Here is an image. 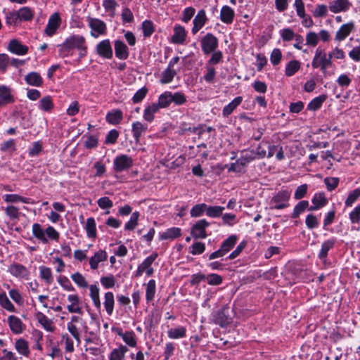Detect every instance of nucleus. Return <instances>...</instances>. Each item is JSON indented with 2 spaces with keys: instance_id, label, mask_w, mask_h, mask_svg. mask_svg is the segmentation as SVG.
<instances>
[{
  "instance_id": "1",
  "label": "nucleus",
  "mask_w": 360,
  "mask_h": 360,
  "mask_svg": "<svg viewBox=\"0 0 360 360\" xmlns=\"http://www.w3.org/2000/svg\"><path fill=\"white\" fill-rule=\"evenodd\" d=\"M60 55L64 58L69 55L70 51L74 49L79 51V57L83 58L86 54V40L83 36L72 35L68 37L64 42L58 45Z\"/></svg>"
},
{
  "instance_id": "2",
  "label": "nucleus",
  "mask_w": 360,
  "mask_h": 360,
  "mask_svg": "<svg viewBox=\"0 0 360 360\" xmlns=\"http://www.w3.org/2000/svg\"><path fill=\"white\" fill-rule=\"evenodd\" d=\"M233 311L228 305H224L221 309L213 314L214 322L221 327L229 325L232 321Z\"/></svg>"
},
{
  "instance_id": "3",
  "label": "nucleus",
  "mask_w": 360,
  "mask_h": 360,
  "mask_svg": "<svg viewBox=\"0 0 360 360\" xmlns=\"http://www.w3.org/2000/svg\"><path fill=\"white\" fill-rule=\"evenodd\" d=\"M290 195L291 193L286 190L278 192L271 200V209L281 210L288 207Z\"/></svg>"
},
{
  "instance_id": "4",
  "label": "nucleus",
  "mask_w": 360,
  "mask_h": 360,
  "mask_svg": "<svg viewBox=\"0 0 360 360\" xmlns=\"http://www.w3.org/2000/svg\"><path fill=\"white\" fill-rule=\"evenodd\" d=\"M133 159L127 155L117 156L113 162V169L116 172H121L129 169L133 166Z\"/></svg>"
},
{
  "instance_id": "5",
  "label": "nucleus",
  "mask_w": 360,
  "mask_h": 360,
  "mask_svg": "<svg viewBox=\"0 0 360 360\" xmlns=\"http://www.w3.org/2000/svg\"><path fill=\"white\" fill-rule=\"evenodd\" d=\"M218 46V39L212 34H207L201 39V47L203 53L205 55H208L214 52Z\"/></svg>"
},
{
  "instance_id": "6",
  "label": "nucleus",
  "mask_w": 360,
  "mask_h": 360,
  "mask_svg": "<svg viewBox=\"0 0 360 360\" xmlns=\"http://www.w3.org/2000/svg\"><path fill=\"white\" fill-rule=\"evenodd\" d=\"M209 226L210 223L206 219L198 220L191 228V236L195 239L205 238L207 236L205 229Z\"/></svg>"
},
{
  "instance_id": "7",
  "label": "nucleus",
  "mask_w": 360,
  "mask_h": 360,
  "mask_svg": "<svg viewBox=\"0 0 360 360\" xmlns=\"http://www.w3.org/2000/svg\"><path fill=\"white\" fill-rule=\"evenodd\" d=\"M96 52L102 58L110 59L112 57V49L109 39H104L96 46Z\"/></svg>"
},
{
  "instance_id": "8",
  "label": "nucleus",
  "mask_w": 360,
  "mask_h": 360,
  "mask_svg": "<svg viewBox=\"0 0 360 360\" xmlns=\"http://www.w3.org/2000/svg\"><path fill=\"white\" fill-rule=\"evenodd\" d=\"M60 17L58 13H54L49 19L48 24L45 29V33L48 36H52L55 34L60 25Z\"/></svg>"
},
{
  "instance_id": "9",
  "label": "nucleus",
  "mask_w": 360,
  "mask_h": 360,
  "mask_svg": "<svg viewBox=\"0 0 360 360\" xmlns=\"http://www.w3.org/2000/svg\"><path fill=\"white\" fill-rule=\"evenodd\" d=\"M354 24L352 22L343 24L336 32L335 39L338 41L345 40L352 32Z\"/></svg>"
},
{
  "instance_id": "10",
  "label": "nucleus",
  "mask_w": 360,
  "mask_h": 360,
  "mask_svg": "<svg viewBox=\"0 0 360 360\" xmlns=\"http://www.w3.org/2000/svg\"><path fill=\"white\" fill-rule=\"evenodd\" d=\"M14 102V98L11 94V88L5 86H0V106H4Z\"/></svg>"
},
{
  "instance_id": "11",
  "label": "nucleus",
  "mask_w": 360,
  "mask_h": 360,
  "mask_svg": "<svg viewBox=\"0 0 360 360\" xmlns=\"http://www.w3.org/2000/svg\"><path fill=\"white\" fill-rule=\"evenodd\" d=\"M8 49L17 55L22 56L27 53L28 47L22 45L18 40L12 39L8 46Z\"/></svg>"
},
{
  "instance_id": "12",
  "label": "nucleus",
  "mask_w": 360,
  "mask_h": 360,
  "mask_svg": "<svg viewBox=\"0 0 360 360\" xmlns=\"http://www.w3.org/2000/svg\"><path fill=\"white\" fill-rule=\"evenodd\" d=\"M207 20L205 11L204 10L199 11L193 20V34H196L204 26Z\"/></svg>"
},
{
  "instance_id": "13",
  "label": "nucleus",
  "mask_w": 360,
  "mask_h": 360,
  "mask_svg": "<svg viewBox=\"0 0 360 360\" xmlns=\"http://www.w3.org/2000/svg\"><path fill=\"white\" fill-rule=\"evenodd\" d=\"M8 271L15 277L27 278L29 276V271L20 264H13L8 268Z\"/></svg>"
},
{
  "instance_id": "14",
  "label": "nucleus",
  "mask_w": 360,
  "mask_h": 360,
  "mask_svg": "<svg viewBox=\"0 0 360 360\" xmlns=\"http://www.w3.org/2000/svg\"><path fill=\"white\" fill-rule=\"evenodd\" d=\"M115 56L120 60H126L129 57V50L127 45L120 40L115 41Z\"/></svg>"
},
{
  "instance_id": "15",
  "label": "nucleus",
  "mask_w": 360,
  "mask_h": 360,
  "mask_svg": "<svg viewBox=\"0 0 360 360\" xmlns=\"http://www.w3.org/2000/svg\"><path fill=\"white\" fill-rule=\"evenodd\" d=\"M349 7L348 0H335L330 2L329 9L331 12L337 13L347 11Z\"/></svg>"
},
{
  "instance_id": "16",
  "label": "nucleus",
  "mask_w": 360,
  "mask_h": 360,
  "mask_svg": "<svg viewBox=\"0 0 360 360\" xmlns=\"http://www.w3.org/2000/svg\"><path fill=\"white\" fill-rule=\"evenodd\" d=\"M107 259V253L104 250L96 252L94 256L89 259L90 267L93 270H96L98 267V264Z\"/></svg>"
},
{
  "instance_id": "17",
  "label": "nucleus",
  "mask_w": 360,
  "mask_h": 360,
  "mask_svg": "<svg viewBox=\"0 0 360 360\" xmlns=\"http://www.w3.org/2000/svg\"><path fill=\"white\" fill-rule=\"evenodd\" d=\"M158 257L157 253H153L150 256H148L139 266L136 271L135 276L140 277L142 274L145 271V270L148 268H150L153 263V262Z\"/></svg>"
},
{
  "instance_id": "18",
  "label": "nucleus",
  "mask_w": 360,
  "mask_h": 360,
  "mask_svg": "<svg viewBox=\"0 0 360 360\" xmlns=\"http://www.w3.org/2000/svg\"><path fill=\"white\" fill-rule=\"evenodd\" d=\"M8 321L10 328L13 333L20 334L22 332L23 323L18 317L13 315L9 316L8 318Z\"/></svg>"
},
{
  "instance_id": "19",
  "label": "nucleus",
  "mask_w": 360,
  "mask_h": 360,
  "mask_svg": "<svg viewBox=\"0 0 360 360\" xmlns=\"http://www.w3.org/2000/svg\"><path fill=\"white\" fill-rule=\"evenodd\" d=\"M336 243V239L333 238L324 241L321 245V248L319 253V258L321 260H325L328 256V251L333 248Z\"/></svg>"
},
{
  "instance_id": "20",
  "label": "nucleus",
  "mask_w": 360,
  "mask_h": 360,
  "mask_svg": "<svg viewBox=\"0 0 360 360\" xmlns=\"http://www.w3.org/2000/svg\"><path fill=\"white\" fill-rule=\"evenodd\" d=\"M256 158L255 151L252 150H245L241 152L240 157L238 159V162L240 163L241 167H244Z\"/></svg>"
},
{
  "instance_id": "21",
  "label": "nucleus",
  "mask_w": 360,
  "mask_h": 360,
  "mask_svg": "<svg viewBox=\"0 0 360 360\" xmlns=\"http://www.w3.org/2000/svg\"><path fill=\"white\" fill-rule=\"evenodd\" d=\"M148 125L141 123V122H135L132 124V133L136 143L140 141L141 134L146 131Z\"/></svg>"
},
{
  "instance_id": "22",
  "label": "nucleus",
  "mask_w": 360,
  "mask_h": 360,
  "mask_svg": "<svg viewBox=\"0 0 360 360\" xmlns=\"http://www.w3.org/2000/svg\"><path fill=\"white\" fill-rule=\"evenodd\" d=\"M89 22L91 30L96 32L98 34H103L105 33L106 25L103 21L97 18H89Z\"/></svg>"
},
{
  "instance_id": "23",
  "label": "nucleus",
  "mask_w": 360,
  "mask_h": 360,
  "mask_svg": "<svg viewBox=\"0 0 360 360\" xmlns=\"http://www.w3.org/2000/svg\"><path fill=\"white\" fill-rule=\"evenodd\" d=\"M25 82L31 86H41L43 84V79L38 72H31L25 77Z\"/></svg>"
},
{
  "instance_id": "24",
  "label": "nucleus",
  "mask_w": 360,
  "mask_h": 360,
  "mask_svg": "<svg viewBox=\"0 0 360 360\" xmlns=\"http://www.w3.org/2000/svg\"><path fill=\"white\" fill-rule=\"evenodd\" d=\"M234 18V11L229 6H224L221 8L220 13L221 20L226 24H230L233 22Z\"/></svg>"
},
{
  "instance_id": "25",
  "label": "nucleus",
  "mask_w": 360,
  "mask_h": 360,
  "mask_svg": "<svg viewBox=\"0 0 360 360\" xmlns=\"http://www.w3.org/2000/svg\"><path fill=\"white\" fill-rule=\"evenodd\" d=\"M160 108L157 103H153L148 105L143 112V118L146 121L151 122L154 120V114L158 112Z\"/></svg>"
},
{
  "instance_id": "26",
  "label": "nucleus",
  "mask_w": 360,
  "mask_h": 360,
  "mask_svg": "<svg viewBox=\"0 0 360 360\" xmlns=\"http://www.w3.org/2000/svg\"><path fill=\"white\" fill-rule=\"evenodd\" d=\"M174 32L172 41L175 44H182L185 41L186 35L184 27L181 25H176Z\"/></svg>"
},
{
  "instance_id": "27",
  "label": "nucleus",
  "mask_w": 360,
  "mask_h": 360,
  "mask_svg": "<svg viewBox=\"0 0 360 360\" xmlns=\"http://www.w3.org/2000/svg\"><path fill=\"white\" fill-rule=\"evenodd\" d=\"M243 101V98L241 96H238L235 98L231 103L226 105L222 111V114L224 117H228L230 115L233 111Z\"/></svg>"
},
{
  "instance_id": "28",
  "label": "nucleus",
  "mask_w": 360,
  "mask_h": 360,
  "mask_svg": "<svg viewBox=\"0 0 360 360\" xmlns=\"http://www.w3.org/2000/svg\"><path fill=\"white\" fill-rule=\"evenodd\" d=\"M181 236V229L177 227L168 229L160 235L161 240H174Z\"/></svg>"
},
{
  "instance_id": "29",
  "label": "nucleus",
  "mask_w": 360,
  "mask_h": 360,
  "mask_svg": "<svg viewBox=\"0 0 360 360\" xmlns=\"http://www.w3.org/2000/svg\"><path fill=\"white\" fill-rule=\"evenodd\" d=\"M122 120V112L120 110L109 112L106 115V120L112 124H117Z\"/></svg>"
},
{
  "instance_id": "30",
  "label": "nucleus",
  "mask_w": 360,
  "mask_h": 360,
  "mask_svg": "<svg viewBox=\"0 0 360 360\" xmlns=\"http://www.w3.org/2000/svg\"><path fill=\"white\" fill-rule=\"evenodd\" d=\"M38 321L43 326L44 329L47 331L53 332L54 327L52 325V321L47 319V317L41 312H38L36 315Z\"/></svg>"
},
{
  "instance_id": "31",
  "label": "nucleus",
  "mask_w": 360,
  "mask_h": 360,
  "mask_svg": "<svg viewBox=\"0 0 360 360\" xmlns=\"http://www.w3.org/2000/svg\"><path fill=\"white\" fill-rule=\"evenodd\" d=\"M90 290V297L93 301L94 306L97 309H100L101 306V303L100 301L99 297V288L96 285H91L89 287Z\"/></svg>"
},
{
  "instance_id": "32",
  "label": "nucleus",
  "mask_w": 360,
  "mask_h": 360,
  "mask_svg": "<svg viewBox=\"0 0 360 360\" xmlns=\"http://www.w3.org/2000/svg\"><path fill=\"white\" fill-rule=\"evenodd\" d=\"M114 295L111 292H108L105 294V302L104 306L106 310V312L108 315H111L114 309Z\"/></svg>"
},
{
  "instance_id": "33",
  "label": "nucleus",
  "mask_w": 360,
  "mask_h": 360,
  "mask_svg": "<svg viewBox=\"0 0 360 360\" xmlns=\"http://www.w3.org/2000/svg\"><path fill=\"white\" fill-rule=\"evenodd\" d=\"M32 233L35 238L41 240L44 243H48V239L45 236V231L41 229L39 224L35 223L32 225Z\"/></svg>"
},
{
  "instance_id": "34",
  "label": "nucleus",
  "mask_w": 360,
  "mask_h": 360,
  "mask_svg": "<svg viewBox=\"0 0 360 360\" xmlns=\"http://www.w3.org/2000/svg\"><path fill=\"white\" fill-rule=\"evenodd\" d=\"M326 98L327 96L326 95H321L316 97L307 105V109L311 111H315L319 109L323 103L326 101Z\"/></svg>"
},
{
  "instance_id": "35",
  "label": "nucleus",
  "mask_w": 360,
  "mask_h": 360,
  "mask_svg": "<svg viewBox=\"0 0 360 360\" xmlns=\"http://www.w3.org/2000/svg\"><path fill=\"white\" fill-rule=\"evenodd\" d=\"M237 242V237L234 235L229 236L226 238L221 244L220 248L223 252L226 254L228 253L236 245Z\"/></svg>"
},
{
  "instance_id": "36",
  "label": "nucleus",
  "mask_w": 360,
  "mask_h": 360,
  "mask_svg": "<svg viewBox=\"0 0 360 360\" xmlns=\"http://www.w3.org/2000/svg\"><path fill=\"white\" fill-rule=\"evenodd\" d=\"M40 277L44 280L46 283L51 284L53 281V277L51 269L49 267L42 266L39 267Z\"/></svg>"
},
{
  "instance_id": "37",
  "label": "nucleus",
  "mask_w": 360,
  "mask_h": 360,
  "mask_svg": "<svg viewBox=\"0 0 360 360\" xmlns=\"http://www.w3.org/2000/svg\"><path fill=\"white\" fill-rule=\"evenodd\" d=\"M300 68V63L297 60H291L290 61L286 67L285 73L288 77H291L295 75Z\"/></svg>"
},
{
  "instance_id": "38",
  "label": "nucleus",
  "mask_w": 360,
  "mask_h": 360,
  "mask_svg": "<svg viewBox=\"0 0 360 360\" xmlns=\"http://www.w3.org/2000/svg\"><path fill=\"white\" fill-rule=\"evenodd\" d=\"M186 330L184 327L180 326L176 328H172L168 330V337L171 339L182 338L186 336Z\"/></svg>"
},
{
  "instance_id": "39",
  "label": "nucleus",
  "mask_w": 360,
  "mask_h": 360,
  "mask_svg": "<svg viewBox=\"0 0 360 360\" xmlns=\"http://www.w3.org/2000/svg\"><path fill=\"white\" fill-rule=\"evenodd\" d=\"M85 229L88 237L95 238L96 236V221L94 218L90 217L86 219Z\"/></svg>"
},
{
  "instance_id": "40",
  "label": "nucleus",
  "mask_w": 360,
  "mask_h": 360,
  "mask_svg": "<svg viewBox=\"0 0 360 360\" xmlns=\"http://www.w3.org/2000/svg\"><path fill=\"white\" fill-rule=\"evenodd\" d=\"M176 75V72L175 70L171 69L170 68H167L162 72L160 82L162 84L170 83Z\"/></svg>"
},
{
  "instance_id": "41",
  "label": "nucleus",
  "mask_w": 360,
  "mask_h": 360,
  "mask_svg": "<svg viewBox=\"0 0 360 360\" xmlns=\"http://www.w3.org/2000/svg\"><path fill=\"white\" fill-rule=\"evenodd\" d=\"M155 281L151 279L146 285V299L147 302L152 301L155 297Z\"/></svg>"
},
{
  "instance_id": "42",
  "label": "nucleus",
  "mask_w": 360,
  "mask_h": 360,
  "mask_svg": "<svg viewBox=\"0 0 360 360\" xmlns=\"http://www.w3.org/2000/svg\"><path fill=\"white\" fill-rule=\"evenodd\" d=\"M171 103V92L165 91L159 96L157 104L160 108H165L168 107Z\"/></svg>"
},
{
  "instance_id": "43",
  "label": "nucleus",
  "mask_w": 360,
  "mask_h": 360,
  "mask_svg": "<svg viewBox=\"0 0 360 360\" xmlns=\"http://www.w3.org/2000/svg\"><path fill=\"white\" fill-rule=\"evenodd\" d=\"M309 206V202L307 200H302L299 202L295 207L293 212L292 213L291 218H297L301 213H302Z\"/></svg>"
},
{
  "instance_id": "44",
  "label": "nucleus",
  "mask_w": 360,
  "mask_h": 360,
  "mask_svg": "<svg viewBox=\"0 0 360 360\" xmlns=\"http://www.w3.org/2000/svg\"><path fill=\"white\" fill-rule=\"evenodd\" d=\"M20 21L25 20L28 21L31 20L34 16L33 11L29 7H23L18 11Z\"/></svg>"
},
{
  "instance_id": "45",
  "label": "nucleus",
  "mask_w": 360,
  "mask_h": 360,
  "mask_svg": "<svg viewBox=\"0 0 360 360\" xmlns=\"http://www.w3.org/2000/svg\"><path fill=\"white\" fill-rule=\"evenodd\" d=\"M225 207L221 206H207L206 214L210 217H218L222 214Z\"/></svg>"
},
{
  "instance_id": "46",
  "label": "nucleus",
  "mask_w": 360,
  "mask_h": 360,
  "mask_svg": "<svg viewBox=\"0 0 360 360\" xmlns=\"http://www.w3.org/2000/svg\"><path fill=\"white\" fill-rule=\"evenodd\" d=\"M39 108L44 111H51L53 108V103L50 96L43 97L39 101Z\"/></svg>"
},
{
  "instance_id": "47",
  "label": "nucleus",
  "mask_w": 360,
  "mask_h": 360,
  "mask_svg": "<svg viewBox=\"0 0 360 360\" xmlns=\"http://www.w3.org/2000/svg\"><path fill=\"white\" fill-rule=\"evenodd\" d=\"M0 304L1 306L8 311H14L15 307L8 298L5 292L0 293Z\"/></svg>"
},
{
  "instance_id": "48",
  "label": "nucleus",
  "mask_w": 360,
  "mask_h": 360,
  "mask_svg": "<svg viewBox=\"0 0 360 360\" xmlns=\"http://www.w3.org/2000/svg\"><path fill=\"white\" fill-rule=\"evenodd\" d=\"M123 340L130 347H134L136 345L135 333L133 331H127L124 333H120Z\"/></svg>"
},
{
  "instance_id": "49",
  "label": "nucleus",
  "mask_w": 360,
  "mask_h": 360,
  "mask_svg": "<svg viewBox=\"0 0 360 360\" xmlns=\"http://www.w3.org/2000/svg\"><path fill=\"white\" fill-rule=\"evenodd\" d=\"M15 348L20 354L24 356H27L30 352L28 348V343L23 339H20L16 341Z\"/></svg>"
},
{
  "instance_id": "50",
  "label": "nucleus",
  "mask_w": 360,
  "mask_h": 360,
  "mask_svg": "<svg viewBox=\"0 0 360 360\" xmlns=\"http://www.w3.org/2000/svg\"><path fill=\"white\" fill-rule=\"evenodd\" d=\"M4 199L7 202H22L24 203H30L28 198H23L17 194H6L4 195Z\"/></svg>"
},
{
  "instance_id": "51",
  "label": "nucleus",
  "mask_w": 360,
  "mask_h": 360,
  "mask_svg": "<svg viewBox=\"0 0 360 360\" xmlns=\"http://www.w3.org/2000/svg\"><path fill=\"white\" fill-rule=\"evenodd\" d=\"M139 217V212H133L130 217V219L125 224V226H124L125 230H128V231L134 230L138 224Z\"/></svg>"
},
{
  "instance_id": "52",
  "label": "nucleus",
  "mask_w": 360,
  "mask_h": 360,
  "mask_svg": "<svg viewBox=\"0 0 360 360\" xmlns=\"http://www.w3.org/2000/svg\"><path fill=\"white\" fill-rule=\"evenodd\" d=\"M5 212L11 220H18L20 217L19 209L13 205H9L6 207Z\"/></svg>"
},
{
  "instance_id": "53",
  "label": "nucleus",
  "mask_w": 360,
  "mask_h": 360,
  "mask_svg": "<svg viewBox=\"0 0 360 360\" xmlns=\"http://www.w3.org/2000/svg\"><path fill=\"white\" fill-rule=\"evenodd\" d=\"M171 100L172 103L173 102L177 105H181L186 102V97L182 92H176L174 94L171 92Z\"/></svg>"
},
{
  "instance_id": "54",
  "label": "nucleus",
  "mask_w": 360,
  "mask_h": 360,
  "mask_svg": "<svg viewBox=\"0 0 360 360\" xmlns=\"http://www.w3.org/2000/svg\"><path fill=\"white\" fill-rule=\"evenodd\" d=\"M207 205L205 203L195 205L191 210V216L192 217H200L204 212H206Z\"/></svg>"
},
{
  "instance_id": "55",
  "label": "nucleus",
  "mask_w": 360,
  "mask_h": 360,
  "mask_svg": "<svg viewBox=\"0 0 360 360\" xmlns=\"http://www.w3.org/2000/svg\"><path fill=\"white\" fill-rule=\"evenodd\" d=\"M72 281L79 287H88V283L85 278L79 272H76L71 276Z\"/></svg>"
},
{
  "instance_id": "56",
  "label": "nucleus",
  "mask_w": 360,
  "mask_h": 360,
  "mask_svg": "<svg viewBox=\"0 0 360 360\" xmlns=\"http://www.w3.org/2000/svg\"><path fill=\"white\" fill-rule=\"evenodd\" d=\"M360 197V188H356L349 193L347 198L345 200L347 207H350L352 204Z\"/></svg>"
},
{
  "instance_id": "57",
  "label": "nucleus",
  "mask_w": 360,
  "mask_h": 360,
  "mask_svg": "<svg viewBox=\"0 0 360 360\" xmlns=\"http://www.w3.org/2000/svg\"><path fill=\"white\" fill-rule=\"evenodd\" d=\"M101 283L105 288H111L115 286V278L112 274L107 276H103L101 278Z\"/></svg>"
},
{
  "instance_id": "58",
  "label": "nucleus",
  "mask_w": 360,
  "mask_h": 360,
  "mask_svg": "<svg viewBox=\"0 0 360 360\" xmlns=\"http://www.w3.org/2000/svg\"><path fill=\"white\" fill-rule=\"evenodd\" d=\"M324 183L328 191H332L338 187L339 179L338 177H326L324 179Z\"/></svg>"
},
{
  "instance_id": "59",
  "label": "nucleus",
  "mask_w": 360,
  "mask_h": 360,
  "mask_svg": "<svg viewBox=\"0 0 360 360\" xmlns=\"http://www.w3.org/2000/svg\"><path fill=\"white\" fill-rule=\"evenodd\" d=\"M305 223L306 226L309 229H316L319 224L317 217L312 214H309L307 216Z\"/></svg>"
},
{
  "instance_id": "60",
  "label": "nucleus",
  "mask_w": 360,
  "mask_h": 360,
  "mask_svg": "<svg viewBox=\"0 0 360 360\" xmlns=\"http://www.w3.org/2000/svg\"><path fill=\"white\" fill-rule=\"evenodd\" d=\"M191 248L190 253L193 255H200L205 250V245L202 242H196L192 245Z\"/></svg>"
},
{
  "instance_id": "61",
  "label": "nucleus",
  "mask_w": 360,
  "mask_h": 360,
  "mask_svg": "<svg viewBox=\"0 0 360 360\" xmlns=\"http://www.w3.org/2000/svg\"><path fill=\"white\" fill-rule=\"evenodd\" d=\"M142 29L144 37H150L154 32L153 22L150 20H145L142 23Z\"/></svg>"
},
{
  "instance_id": "62",
  "label": "nucleus",
  "mask_w": 360,
  "mask_h": 360,
  "mask_svg": "<svg viewBox=\"0 0 360 360\" xmlns=\"http://www.w3.org/2000/svg\"><path fill=\"white\" fill-rule=\"evenodd\" d=\"M280 33L281 38L284 41H289L292 40L296 35L293 30L290 28L283 29L280 31Z\"/></svg>"
},
{
  "instance_id": "63",
  "label": "nucleus",
  "mask_w": 360,
  "mask_h": 360,
  "mask_svg": "<svg viewBox=\"0 0 360 360\" xmlns=\"http://www.w3.org/2000/svg\"><path fill=\"white\" fill-rule=\"evenodd\" d=\"M148 89L146 87H142L138 90L132 98L134 103H138L141 102L146 96Z\"/></svg>"
},
{
  "instance_id": "64",
  "label": "nucleus",
  "mask_w": 360,
  "mask_h": 360,
  "mask_svg": "<svg viewBox=\"0 0 360 360\" xmlns=\"http://www.w3.org/2000/svg\"><path fill=\"white\" fill-rule=\"evenodd\" d=\"M58 282L66 290H68V291H74L75 290L74 287L72 285L70 281L66 276H59L58 278Z\"/></svg>"
}]
</instances>
